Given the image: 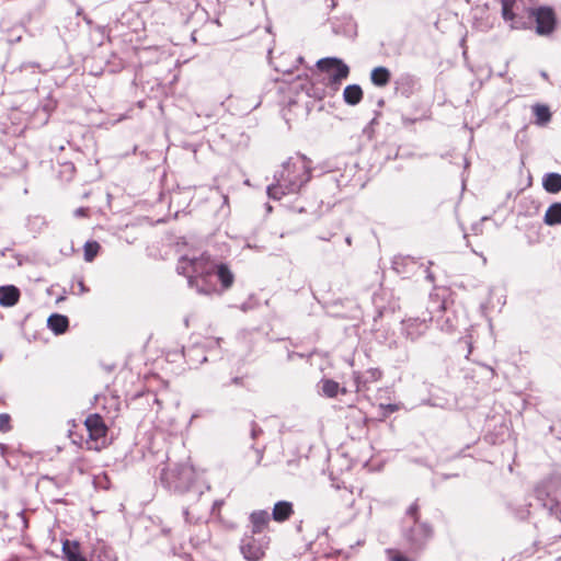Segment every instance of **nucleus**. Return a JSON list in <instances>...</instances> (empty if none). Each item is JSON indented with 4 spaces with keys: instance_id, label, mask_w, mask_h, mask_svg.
I'll return each instance as SVG.
<instances>
[{
    "instance_id": "7c9ffc66",
    "label": "nucleus",
    "mask_w": 561,
    "mask_h": 561,
    "mask_svg": "<svg viewBox=\"0 0 561 561\" xmlns=\"http://www.w3.org/2000/svg\"><path fill=\"white\" fill-rule=\"evenodd\" d=\"M231 385L243 386L244 385L243 377H233L229 381L222 383L224 387H229Z\"/></svg>"
},
{
    "instance_id": "2f4dec72",
    "label": "nucleus",
    "mask_w": 561,
    "mask_h": 561,
    "mask_svg": "<svg viewBox=\"0 0 561 561\" xmlns=\"http://www.w3.org/2000/svg\"><path fill=\"white\" fill-rule=\"evenodd\" d=\"M262 432H263L262 428L255 422L251 423V436L253 439H255L259 435H261Z\"/></svg>"
},
{
    "instance_id": "9d476101",
    "label": "nucleus",
    "mask_w": 561,
    "mask_h": 561,
    "mask_svg": "<svg viewBox=\"0 0 561 561\" xmlns=\"http://www.w3.org/2000/svg\"><path fill=\"white\" fill-rule=\"evenodd\" d=\"M535 494L537 500L542 503V506L549 511L553 522L559 520L561 523V500L548 492L546 483L539 484L535 489Z\"/></svg>"
},
{
    "instance_id": "6ab92c4d",
    "label": "nucleus",
    "mask_w": 561,
    "mask_h": 561,
    "mask_svg": "<svg viewBox=\"0 0 561 561\" xmlns=\"http://www.w3.org/2000/svg\"><path fill=\"white\" fill-rule=\"evenodd\" d=\"M391 80V72L387 67H375L370 72V81L374 85L383 88Z\"/></svg>"
},
{
    "instance_id": "cd10ccee",
    "label": "nucleus",
    "mask_w": 561,
    "mask_h": 561,
    "mask_svg": "<svg viewBox=\"0 0 561 561\" xmlns=\"http://www.w3.org/2000/svg\"><path fill=\"white\" fill-rule=\"evenodd\" d=\"M387 554L390 561H414L412 558L404 556L403 553L396 549L387 550Z\"/></svg>"
},
{
    "instance_id": "ddd939ff",
    "label": "nucleus",
    "mask_w": 561,
    "mask_h": 561,
    "mask_svg": "<svg viewBox=\"0 0 561 561\" xmlns=\"http://www.w3.org/2000/svg\"><path fill=\"white\" fill-rule=\"evenodd\" d=\"M419 81L415 76L410 73H401L394 80V90L404 98L411 96L417 90Z\"/></svg>"
},
{
    "instance_id": "2eb2a0df",
    "label": "nucleus",
    "mask_w": 561,
    "mask_h": 561,
    "mask_svg": "<svg viewBox=\"0 0 561 561\" xmlns=\"http://www.w3.org/2000/svg\"><path fill=\"white\" fill-rule=\"evenodd\" d=\"M251 533L252 535L262 534L268 526L271 516L267 511L260 510L250 514Z\"/></svg>"
},
{
    "instance_id": "aec40b11",
    "label": "nucleus",
    "mask_w": 561,
    "mask_h": 561,
    "mask_svg": "<svg viewBox=\"0 0 561 561\" xmlns=\"http://www.w3.org/2000/svg\"><path fill=\"white\" fill-rule=\"evenodd\" d=\"M69 325V320L66 316L54 313L49 316L47 320V327L49 330H51L55 334H62L67 331Z\"/></svg>"
},
{
    "instance_id": "6e6552de",
    "label": "nucleus",
    "mask_w": 561,
    "mask_h": 561,
    "mask_svg": "<svg viewBox=\"0 0 561 561\" xmlns=\"http://www.w3.org/2000/svg\"><path fill=\"white\" fill-rule=\"evenodd\" d=\"M318 68L330 75V79L333 83H339L343 79H346L350 73V68L341 59L335 57H328L318 60Z\"/></svg>"
},
{
    "instance_id": "4c0bfd02",
    "label": "nucleus",
    "mask_w": 561,
    "mask_h": 561,
    "mask_svg": "<svg viewBox=\"0 0 561 561\" xmlns=\"http://www.w3.org/2000/svg\"><path fill=\"white\" fill-rule=\"evenodd\" d=\"M0 453H1V455H2V456H4V455H5V453H7V446H5L4 444H0Z\"/></svg>"
},
{
    "instance_id": "473e14b6",
    "label": "nucleus",
    "mask_w": 561,
    "mask_h": 561,
    "mask_svg": "<svg viewBox=\"0 0 561 561\" xmlns=\"http://www.w3.org/2000/svg\"><path fill=\"white\" fill-rule=\"evenodd\" d=\"M64 172L71 178L76 171L73 163L71 162H65L62 163Z\"/></svg>"
},
{
    "instance_id": "c85d7f7f",
    "label": "nucleus",
    "mask_w": 561,
    "mask_h": 561,
    "mask_svg": "<svg viewBox=\"0 0 561 561\" xmlns=\"http://www.w3.org/2000/svg\"><path fill=\"white\" fill-rule=\"evenodd\" d=\"M12 430L11 416L8 413L0 414V433H8Z\"/></svg>"
},
{
    "instance_id": "5701e85b",
    "label": "nucleus",
    "mask_w": 561,
    "mask_h": 561,
    "mask_svg": "<svg viewBox=\"0 0 561 561\" xmlns=\"http://www.w3.org/2000/svg\"><path fill=\"white\" fill-rule=\"evenodd\" d=\"M543 221L548 226L561 225V203H554L547 209Z\"/></svg>"
},
{
    "instance_id": "4be33fe9",
    "label": "nucleus",
    "mask_w": 561,
    "mask_h": 561,
    "mask_svg": "<svg viewBox=\"0 0 561 561\" xmlns=\"http://www.w3.org/2000/svg\"><path fill=\"white\" fill-rule=\"evenodd\" d=\"M543 188L548 193H559L561 191V174L559 173H548L545 175L542 180Z\"/></svg>"
},
{
    "instance_id": "f8f14e48",
    "label": "nucleus",
    "mask_w": 561,
    "mask_h": 561,
    "mask_svg": "<svg viewBox=\"0 0 561 561\" xmlns=\"http://www.w3.org/2000/svg\"><path fill=\"white\" fill-rule=\"evenodd\" d=\"M381 371L377 368H369L366 371H354L353 381L356 392L368 389V385L378 381L381 378Z\"/></svg>"
},
{
    "instance_id": "39448f33",
    "label": "nucleus",
    "mask_w": 561,
    "mask_h": 561,
    "mask_svg": "<svg viewBox=\"0 0 561 561\" xmlns=\"http://www.w3.org/2000/svg\"><path fill=\"white\" fill-rule=\"evenodd\" d=\"M526 13H528L529 26L531 25V21H535L537 35L550 36L556 31L557 16L552 8L546 5L528 8Z\"/></svg>"
},
{
    "instance_id": "e433bc0d",
    "label": "nucleus",
    "mask_w": 561,
    "mask_h": 561,
    "mask_svg": "<svg viewBox=\"0 0 561 561\" xmlns=\"http://www.w3.org/2000/svg\"><path fill=\"white\" fill-rule=\"evenodd\" d=\"M183 516H184L185 523H187V524L192 523V518L190 516V512H188L187 507L183 508Z\"/></svg>"
},
{
    "instance_id": "f03ea898",
    "label": "nucleus",
    "mask_w": 561,
    "mask_h": 561,
    "mask_svg": "<svg viewBox=\"0 0 561 561\" xmlns=\"http://www.w3.org/2000/svg\"><path fill=\"white\" fill-rule=\"evenodd\" d=\"M310 178L311 161L304 156L290 158L274 175L275 183L267 186V194L273 199H280L286 194L298 193Z\"/></svg>"
},
{
    "instance_id": "37998d69",
    "label": "nucleus",
    "mask_w": 561,
    "mask_h": 561,
    "mask_svg": "<svg viewBox=\"0 0 561 561\" xmlns=\"http://www.w3.org/2000/svg\"><path fill=\"white\" fill-rule=\"evenodd\" d=\"M90 448H93V445H90ZM94 448H99L98 444L95 443Z\"/></svg>"
},
{
    "instance_id": "f704fd0d",
    "label": "nucleus",
    "mask_w": 561,
    "mask_h": 561,
    "mask_svg": "<svg viewBox=\"0 0 561 561\" xmlns=\"http://www.w3.org/2000/svg\"><path fill=\"white\" fill-rule=\"evenodd\" d=\"M39 67L36 62H25L21 65V70H27L28 68H37Z\"/></svg>"
},
{
    "instance_id": "ea45409f",
    "label": "nucleus",
    "mask_w": 561,
    "mask_h": 561,
    "mask_svg": "<svg viewBox=\"0 0 561 561\" xmlns=\"http://www.w3.org/2000/svg\"><path fill=\"white\" fill-rule=\"evenodd\" d=\"M42 481H43V482H45V481L53 482V481H54V479H53V478H50V477L45 476V477H42Z\"/></svg>"
},
{
    "instance_id": "c9c22d12",
    "label": "nucleus",
    "mask_w": 561,
    "mask_h": 561,
    "mask_svg": "<svg viewBox=\"0 0 561 561\" xmlns=\"http://www.w3.org/2000/svg\"><path fill=\"white\" fill-rule=\"evenodd\" d=\"M78 287H79V291H80V294H84V293H87V291L89 290V289L85 287L83 279H79V280H78Z\"/></svg>"
},
{
    "instance_id": "a211bd4d",
    "label": "nucleus",
    "mask_w": 561,
    "mask_h": 561,
    "mask_svg": "<svg viewBox=\"0 0 561 561\" xmlns=\"http://www.w3.org/2000/svg\"><path fill=\"white\" fill-rule=\"evenodd\" d=\"M20 298V290L13 286H1L0 287V305L3 307L14 306Z\"/></svg>"
},
{
    "instance_id": "1a4fd4ad",
    "label": "nucleus",
    "mask_w": 561,
    "mask_h": 561,
    "mask_svg": "<svg viewBox=\"0 0 561 561\" xmlns=\"http://www.w3.org/2000/svg\"><path fill=\"white\" fill-rule=\"evenodd\" d=\"M268 541L262 543L254 538V535L244 536L241 540L240 551L245 560L259 561L264 557Z\"/></svg>"
},
{
    "instance_id": "58836bf2",
    "label": "nucleus",
    "mask_w": 561,
    "mask_h": 561,
    "mask_svg": "<svg viewBox=\"0 0 561 561\" xmlns=\"http://www.w3.org/2000/svg\"><path fill=\"white\" fill-rule=\"evenodd\" d=\"M256 453H257V463H259L262 460V458H263V454L259 449L256 450Z\"/></svg>"
},
{
    "instance_id": "c756f323",
    "label": "nucleus",
    "mask_w": 561,
    "mask_h": 561,
    "mask_svg": "<svg viewBox=\"0 0 561 561\" xmlns=\"http://www.w3.org/2000/svg\"><path fill=\"white\" fill-rule=\"evenodd\" d=\"M341 499L345 503L346 506H352L355 502V499L353 496V491L347 488H343L342 493H341Z\"/></svg>"
},
{
    "instance_id": "393cba45",
    "label": "nucleus",
    "mask_w": 561,
    "mask_h": 561,
    "mask_svg": "<svg viewBox=\"0 0 561 561\" xmlns=\"http://www.w3.org/2000/svg\"><path fill=\"white\" fill-rule=\"evenodd\" d=\"M533 113L536 117V124L543 126L551 119V112L547 105L536 104L533 106Z\"/></svg>"
},
{
    "instance_id": "9b49d317",
    "label": "nucleus",
    "mask_w": 561,
    "mask_h": 561,
    "mask_svg": "<svg viewBox=\"0 0 561 561\" xmlns=\"http://www.w3.org/2000/svg\"><path fill=\"white\" fill-rule=\"evenodd\" d=\"M84 425L87 427V431L89 433L88 444H91V442L99 443L100 439L104 442L107 433V427L99 414H91L85 419Z\"/></svg>"
},
{
    "instance_id": "dca6fc26",
    "label": "nucleus",
    "mask_w": 561,
    "mask_h": 561,
    "mask_svg": "<svg viewBox=\"0 0 561 561\" xmlns=\"http://www.w3.org/2000/svg\"><path fill=\"white\" fill-rule=\"evenodd\" d=\"M90 559L91 561H117L113 549L102 540L93 545Z\"/></svg>"
},
{
    "instance_id": "7ed1b4c3",
    "label": "nucleus",
    "mask_w": 561,
    "mask_h": 561,
    "mask_svg": "<svg viewBox=\"0 0 561 561\" xmlns=\"http://www.w3.org/2000/svg\"><path fill=\"white\" fill-rule=\"evenodd\" d=\"M403 535L414 549L422 548L433 535L431 525L420 522V505L417 501L412 503L405 512Z\"/></svg>"
},
{
    "instance_id": "f257e3e1",
    "label": "nucleus",
    "mask_w": 561,
    "mask_h": 561,
    "mask_svg": "<svg viewBox=\"0 0 561 561\" xmlns=\"http://www.w3.org/2000/svg\"><path fill=\"white\" fill-rule=\"evenodd\" d=\"M176 272L184 275L188 286L199 294L209 295L216 291L210 284L213 276L220 282L221 291L229 289L234 282V275L229 266L225 263H216L207 253H202L199 256L182 255L178 261Z\"/></svg>"
},
{
    "instance_id": "423d86ee",
    "label": "nucleus",
    "mask_w": 561,
    "mask_h": 561,
    "mask_svg": "<svg viewBox=\"0 0 561 561\" xmlns=\"http://www.w3.org/2000/svg\"><path fill=\"white\" fill-rule=\"evenodd\" d=\"M501 15L508 23L510 30L529 28L527 9H520L517 0H501Z\"/></svg>"
},
{
    "instance_id": "72a5a7b5",
    "label": "nucleus",
    "mask_w": 561,
    "mask_h": 561,
    "mask_svg": "<svg viewBox=\"0 0 561 561\" xmlns=\"http://www.w3.org/2000/svg\"><path fill=\"white\" fill-rule=\"evenodd\" d=\"M380 408L385 411V414L393 413L399 409L397 404H381Z\"/></svg>"
},
{
    "instance_id": "a878e982",
    "label": "nucleus",
    "mask_w": 561,
    "mask_h": 561,
    "mask_svg": "<svg viewBox=\"0 0 561 561\" xmlns=\"http://www.w3.org/2000/svg\"><path fill=\"white\" fill-rule=\"evenodd\" d=\"M62 552L67 561H85L76 542L70 543L69 541H66L62 546Z\"/></svg>"
},
{
    "instance_id": "f3484780",
    "label": "nucleus",
    "mask_w": 561,
    "mask_h": 561,
    "mask_svg": "<svg viewBox=\"0 0 561 561\" xmlns=\"http://www.w3.org/2000/svg\"><path fill=\"white\" fill-rule=\"evenodd\" d=\"M294 514L293 503L287 501H279L275 503L272 517L275 522L283 523L290 518Z\"/></svg>"
},
{
    "instance_id": "0eeeda50",
    "label": "nucleus",
    "mask_w": 561,
    "mask_h": 561,
    "mask_svg": "<svg viewBox=\"0 0 561 561\" xmlns=\"http://www.w3.org/2000/svg\"><path fill=\"white\" fill-rule=\"evenodd\" d=\"M432 322V314L427 312L423 318L410 317L404 319L402 324V334L411 340L416 341L426 333Z\"/></svg>"
},
{
    "instance_id": "20e7f679",
    "label": "nucleus",
    "mask_w": 561,
    "mask_h": 561,
    "mask_svg": "<svg viewBox=\"0 0 561 561\" xmlns=\"http://www.w3.org/2000/svg\"><path fill=\"white\" fill-rule=\"evenodd\" d=\"M160 479L168 489L185 492L195 481V470L187 462L179 463L174 468L163 469Z\"/></svg>"
},
{
    "instance_id": "bb28decb",
    "label": "nucleus",
    "mask_w": 561,
    "mask_h": 561,
    "mask_svg": "<svg viewBox=\"0 0 561 561\" xmlns=\"http://www.w3.org/2000/svg\"><path fill=\"white\" fill-rule=\"evenodd\" d=\"M100 244L96 241H87L84 244V260L92 262L100 251Z\"/></svg>"
},
{
    "instance_id": "a19ab883",
    "label": "nucleus",
    "mask_w": 561,
    "mask_h": 561,
    "mask_svg": "<svg viewBox=\"0 0 561 561\" xmlns=\"http://www.w3.org/2000/svg\"><path fill=\"white\" fill-rule=\"evenodd\" d=\"M426 272H427V276H426V277H427L431 282H433V280H434V276H433V274H432L428 270H426Z\"/></svg>"
},
{
    "instance_id": "4468645a",
    "label": "nucleus",
    "mask_w": 561,
    "mask_h": 561,
    "mask_svg": "<svg viewBox=\"0 0 561 561\" xmlns=\"http://www.w3.org/2000/svg\"><path fill=\"white\" fill-rule=\"evenodd\" d=\"M420 266L419 262L410 255H397L392 260V268L404 277L414 274Z\"/></svg>"
},
{
    "instance_id": "b1692460",
    "label": "nucleus",
    "mask_w": 561,
    "mask_h": 561,
    "mask_svg": "<svg viewBox=\"0 0 561 561\" xmlns=\"http://www.w3.org/2000/svg\"><path fill=\"white\" fill-rule=\"evenodd\" d=\"M322 383V393L328 398H334L337 396L339 392L346 393L347 389L344 387H340L339 382L332 380V379H323L321 381Z\"/></svg>"
},
{
    "instance_id": "412c9836",
    "label": "nucleus",
    "mask_w": 561,
    "mask_h": 561,
    "mask_svg": "<svg viewBox=\"0 0 561 561\" xmlns=\"http://www.w3.org/2000/svg\"><path fill=\"white\" fill-rule=\"evenodd\" d=\"M343 100L348 105H357L363 100V90L358 84H350L343 91Z\"/></svg>"
},
{
    "instance_id": "79ce46f5",
    "label": "nucleus",
    "mask_w": 561,
    "mask_h": 561,
    "mask_svg": "<svg viewBox=\"0 0 561 561\" xmlns=\"http://www.w3.org/2000/svg\"><path fill=\"white\" fill-rule=\"evenodd\" d=\"M345 241H346V243H347V244H351V242H352L351 237H347V238L345 239Z\"/></svg>"
}]
</instances>
